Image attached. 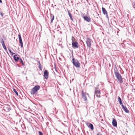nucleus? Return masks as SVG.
Here are the masks:
<instances>
[{"label":"nucleus","instance_id":"obj_15","mask_svg":"<svg viewBox=\"0 0 135 135\" xmlns=\"http://www.w3.org/2000/svg\"><path fill=\"white\" fill-rule=\"evenodd\" d=\"M102 10L103 13L104 15H107V12L104 8L103 7L102 8Z\"/></svg>","mask_w":135,"mask_h":135},{"label":"nucleus","instance_id":"obj_26","mask_svg":"<svg viewBox=\"0 0 135 135\" xmlns=\"http://www.w3.org/2000/svg\"><path fill=\"white\" fill-rule=\"evenodd\" d=\"M8 50H9V52H10V53L12 55H13V54H15L14 53L12 52L11 49H8Z\"/></svg>","mask_w":135,"mask_h":135},{"label":"nucleus","instance_id":"obj_33","mask_svg":"<svg viewBox=\"0 0 135 135\" xmlns=\"http://www.w3.org/2000/svg\"><path fill=\"white\" fill-rule=\"evenodd\" d=\"M16 66H18V67H20V66L18 64L16 65Z\"/></svg>","mask_w":135,"mask_h":135},{"label":"nucleus","instance_id":"obj_4","mask_svg":"<svg viewBox=\"0 0 135 135\" xmlns=\"http://www.w3.org/2000/svg\"><path fill=\"white\" fill-rule=\"evenodd\" d=\"M72 61L73 64L76 68H79L80 67V63L77 60L73 58Z\"/></svg>","mask_w":135,"mask_h":135},{"label":"nucleus","instance_id":"obj_25","mask_svg":"<svg viewBox=\"0 0 135 135\" xmlns=\"http://www.w3.org/2000/svg\"><path fill=\"white\" fill-rule=\"evenodd\" d=\"M2 46L3 47V48L5 50H7V49H6V46H5V45L4 44L3 45H2Z\"/></svg>","mask_w":135,"mask_h":135},{"label":"nucleus","instance_id":"obj_9","mask_svg":"<svg viewBox=\"0 0 135 135\" xmlns=\"http://www.w3.org/2000/svg\"><path fill=\"white\" fill-rule=\"evenodd\" d=\"M95 93L96 96L98 97H100V91L99 90H97V87L95 88Z\"/></svg>","mask_w":135,"mask_h":135},{"label":"nucleus","instance_id":"obj_5","mask_svg":"<svg viewBox=\"0 0 135 135\" xmlns=\"http://www.w3.org/2000/svg\"><path fill=\"white\" fill-rule=\"evenodd\" d=\"M73 39H75V38L73 37H72V46L74 49L78 48L79 47V46L78 43L76 41H73Z\"/></svg>","mask_w":135,"mask_h":135},{"label":"nucleus","instance_id":"obj_13","mask_svg":"<svg viewBox=\"0 0 135 135\" xmlns=\"http://www.w3.org/2000/svg\"><path fill=\"white\" fill-rule=\"evenodd\" d=\"M112 125L114 127H116L117 126V122L116 120L115 119H113L112 120Z\"/></svg>","mask_w":135,"mask_h":135},{"label":"nucleus","instance_id":"obj_16","mask_svg":"<svg viewBox=\"0 0 135 135\" xmlns=\"http://www.w3.org/2000/svg\"><path fill=\"white\" fill-rule=\"evenodd\" d=\"M67 11L68 12L69 15L70 17V19L71 21H73V19L72 18V15L70 13V11L69 10H68Z\"/></svg>","mask_w":135,"mask_h":135},{"label":"nucleus","instance_id":"obj_17","mask_svg":"<svg viewBox=\"0 0 135 135\" xmlns=\"http://www.w3.org/2000/svg\"><path fill=\"white\" fill-rule=\"evenodd\" d=\"M118 101L119 102V104L120 105H122L123 104V103L122 102V99L120 97H118Z\"/></svg>","mask_w":135,"mask_h":135},{"label":"nucleus","instance_id":"obj_28","mask_svg":"<svg viewBox=\"0 0 135 135\" xmlns=\"http://www.w3.org/2000/svg\"><path fill=\"white\" fill-rule=\"evenodd\" d=\"M39 135H43L41 131L39 132Z\"/></svg>","mask_w":135,"mask_h":135},{"label":"nucleus","instance_id":"obj_19","mask_svg":"<svg viewBox=\"0 0 135 135\" xmlns=\"http://www.w3.org/2000/svg\"><path fill=\"white\" fill-rule=\"evenodd\" d=\"M19 42L20 43V44L21 47H23V42H22V40H19Z\"/></svg>","mask_w":135,"mask_h":135},{"label":"nucleus","instance_id":"obj_10","mask_svg":"<svg viewBox=\"0 0 135 135\" xmlns=\"http://www.w3.org/2000/svg\"><path fill=\"white\" fill-rule=\"evenodd\" d=\"M121 106L122 109L126 113H129V110L126 106H124L123 105H122Z\"/></svg>","mask_w":135,"mask_h":135},{"label":"nucleus","instance_id":"obj_20","mask_svg":"<svg viewBox=\"0 0 135 135\" xmlns=\"http://www.w3.org/2000/svg\"><path fill=\"white\" fill-rule=\"evenodd\" d=\"M13 91L18 96V92H17V91H16V90L14 88H13Z\"/></svg>","mask_w":135,"mask_h":135},{"label":"nucleus","instance_id":"obj_36","mask_svg":"<svg viewBox=\"0 0 135 135\" xmlns=\"http://www.w3.org/2000/svg\"><path fill=\"white\" fill-rule=\"evenodd\" d=\"M86 94L87 95H88L89 96V95L88 93Z\"/></svg>","mask_w":135,"mask_h":135},{"label":"nucleus","instance_id":"obj_21","mask_svg":"<svg viewBox=\"0 0 135 135\" xmlns=\"http://www.w3.org/2000/svg\"><path fill=\"white\" fill-rule=\"evenodd\" d=\"M38 68L40 70H41L42 69V67L41 66V64H39V65H38Z\"/></svg>","mask_w":135,"mask_h":135},{"label":"nucleus","instance_id":"obj_2","mask_svg":"<svg viewBox=\"0 0 135 135\" xmlns=\"http://www.w3.org/2000/svg\"><path fill=\"white\" fill-rule=\"evenodd\" d=\"M11 109L9 105H6L2 109L0 110V113L3 114L9 112Z\"/></svg>","mask_w":135,"mask_h":135},{"label":"nucleus","instance_id":"obj_22","mask_svg":"<svg viewBox=\"0 0 135 135\" xmlns=\"http://www.w3.org/2000/svg\"><path fill=\"white\" fill-rule=\"evenodd\" d=\"M52 17V18L51 19V23H52L53 21L54 20V16H53Z\"/></svg>","mask_w":135,"mask_h":135},{"label":"nucleus","instance_id":"obj_7","mask_svg":"<svg viewBox=\"0 0 135 135\" xmlns=\"http://www.w3.org/2000/svg\"><path fill=\"white\" fill-rule=\"evenodd\" d=\"M81 95L82 98L85 101L87 100V98L86 95V93L84 92L83 90L81 91Z\"/></svg>","mask_w":135,"mask_h":135},{"label":"nucleus","instance_id":"obj_18","mask_svg":"<svg viewBox=\"0 0 135 135\" xmlns=\"http://www.w3.org/2000/svg\"><path fill=\"white\" fill-rule=\"evenodd\" d=\"M18 61H19L20 62V63H21L23 66H25V64L24 63L22 60L21 59V58H20V59Z\"/></svg>","mask_w":135,"mask_h":135},{"label":"nucleus","instance_id":"obj_35","mask_svg":"<svg viewBox=\"0 0 135 135\" xmlns=\"http://www.w3.org/2000/svg\"><path fill=\"white\" fill-rule=\"evenodd\" d=\"M97 135H102V134H99L98 133V134H97Z\"/></svg>","mask_w":135,"mask_h":135},{"label":"nucleus","instance_id":"obj_1","mask_svg":"<svg viewBox=\"0 0 135 135\" xmlns=\"http://www.w3.org/2000/svg\"><path fill=\"white\" fill-rule=\"evenodd\" d=\"M114 73L117 79L120 83L123 82L122 78L119 73L118 72V70L117 68L114 69Z\"/></svg>","mask_w":135,"mask_h":135},{"label":"nucleus","instance_id":"obj_12","mask_svg":"<svg viewBox=\"0 0 135 135\" xmlns=\"http://www.w3.org/2000/svg\"><path fill=\"white\" fill-rule=\"evenodd\" d=\"M84 19L88 22H91V18L90 17H88L87 16H84L83 17Z\"/></svg>","mask_w":135,"mask_h":135},{"label":"nucleus","instance_id":"obj_6","mask_svg":"<svg viewBox=\"0 0 135 135\" xmlns=\"http://www.w3.org/2000/svg\"><path fill=\"white\" fill-rule=\"evenodd\" d=\"M92 41L91 40L89 37H88L87 38L86 42L87 46L88 47L89 49H90Z\"/></svg>","mask_w":135,"mask_h":135},{"label":"nucleus","instance_id":"obj_8","mask_svg":"<svg viewBox=\"0 0 135 135\" xmlns=\"http://www.w3.org/2000/svg\"><path fill=\"white\" fill-rule=\"evenodd\" d=\"M49 73L47 70H45L44 72V78L47 79L49 78Z\"/></svg>","mask_w":135,"mask_h":135},{"label":"nucleus","instance_id":"obj_24","mask_svg":"<svg viewBox=\"0 0 135 135\" xmlns=\"http://www.w3.org/2000/svg\"><path fill=\"white\" fill-rule=\"evenodd\" d=\"M18 38H19V40H22V39L21 37V36L20 34H18Z\"/></svg>","mask_w":135,"mask_h":135},{"label":"nucleus","instance_id":"obj_30","mask_svg":"<svg viewBox=\"0 0 135 135\" xmlns=\"http://www.w3.org/2000/svg\"><path fill=\"white\" fill-rule=\"evenodd\" d=\"M53 16H54V15L53 14H51L50 15V18L51 19L52 18V17Z\"/></svg>","mask_w":135,"mask_h":135},{"label":"nucleus","instance_id":"obj_23","mask_svg":"<svg viewBox=\"0 0 135 135\" xmlns=\"http://www.w3.org/2000/svg\"><path fill=\"white\" fill-rule=\"evenodd\" d=\"M1 42L2 44V45L5 44L2 38H1Z\"/></svg>","mask_w":135,"mask_h":135},{"label":"nucleus","instance_id":"obj_31","mask_svg":"<svg viewBox=\"0 0 135 135\" xmlns=\"http://www.w3.org/2000/svg\"><path fill=\"white\" fill-rule=\"evenodd\" d=\"M37 62L38 63V65H39V64H40V62L39 61H38L37 60Z\"/></svg>","mask_w":135,"mask_h":135},{"label":"nucleus","instance_id":"obj_34","mask_svg":"<svg viewBox=\"0 0 135 135\" xmlns=\"http://www.w3.org/2000/svg\"><path fill=\"white\" fill-rule=\"evenodd\" d=\"M2 1L1 0H0V3H2Z\"/></svg>","mask_w":135,"mask_h":135},{"label":"nucleus","instance_id":"obj_29","mask_svg":"<svg viewBox=\"0 0 135 135\" xmlns=\"http://www.w3.org/2000/svg\"><path fill=\"white\" fill-rule=\"evenodd\" d=\"M132 5L133 8L135 9V2Z\"/></svg>","mask_w":135,"mask_h":135},{"label":"nucleus","instance_id":"obj_14","mask_svg":"<svg viewBox=\"0 0 135 135\" xmlns=\"http://www.w3.org/2000/svg\"><path fill=\"white\" fill-rule=\"evenodd\" d=\"M17 55L15 54L13 56V58L14 60L15 61H18L20 59V58L18 56H17Z\"/></svg>","mask_w":135,"mask_h":135},{"label":"nucleus","instance_id":"obj_3","mask_svg":"<svg viewBox=\"0 0 135 135\" xmlns=\"http://www.w3.org/2000/svg\"><path fill=\"white\" fill-rule=\"evenodd\" d=\"M40 86L38 85H36L32 89L31 91L32 95L34 94L40 89Z\"/></svg>","mask_w":135,"mask_h":135},{"label":"nucleus","instance_id":"obj_11","mask_svg":"<svg viewBox=\"0 0 135 135\" xmlns=\"http://www.w3.org/2000/svg\"><path fill=\"white\" fill-rule=\"evenodd\" d=\"M86 125L88 127L90 128L92 130L94 129V127L93 125L91 123H86Z\"/></svg>","mask_w":135,"mask_h":135},{"label":"nucleus","instance_id":"obj_27","mask_svg":"<svg viewBox=\"0 0 135 135\" xmlns=\"http://www.w3.org/2000/svg\"><path fill=\"white\" fill-rule=\"evenodd\" d=\"M0 14L1 15V16L2 17L3 16V12L2 11H1L0 12Z\"/></svg>","mask_w":135,"mask_h":135},{"label":"nucleus","instance_id":"obj_32","mask_svg":"<svg viewBox=\"0 0 135 135\" xmlns=\"http://www.w3.org/2000/svg\"><path fill=\"white\" fill-rule=\"evenodd\" d=\"M106 17H107L108 19V18H108V13H107V15H106Z\"/></svg>","mask_w":135,"mask_h":135}]
</instances>
